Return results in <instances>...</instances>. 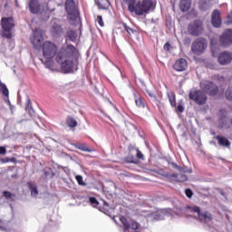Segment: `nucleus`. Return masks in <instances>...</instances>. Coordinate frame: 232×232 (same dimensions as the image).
<instances>
[{"label": "nucleus", "mask_w": 232, "mask_h": 232, "mask_svg": "<svg viewBox=\"0 0 232 232\" xmlns=\"http://www.w3.org/2000/svg\"><path fill=\"white\" fill-rule=\"evenodd\" d=\"M43 41H44V38L43 36V30L40 28H36L33 32V36L31 37V43L36 50H39L43 44Z\"/></svg>", "instance_id": "nucleus-10"}, {"label": "nucleus", "mask_w": 232, "mask_h": 232, "mask_svg": "<svg viewBox=\"0 0 232 232\" xmlns=\"http://www.w3.org/2000/svg\"><path fill=\"white\" fill-rule=\"evenodd\" d=\"M50 32L53 37H61V35L64 34V29L63 28L61 20L54 18L51 21Z\"/></svg>", "instance_id": "nucleus-7"}, {"label": "nucleus", "mask_w": 232, "mask_h": 232, "mask_svg": "<svg viewBox=\"0 0 232 232\" xmlns=\"http://www.w3.org/2000/svg\"><path fill=\"white\" fill-rule=\"evenodd\" d=\"M59 49L53 42L46 41L42 46L43 57L41 59L45 68H53V57L57 56Z\"/></svg>", "instance_id": "nucleus-4"}, {"label": "nucleus", "mask_w": 232, "mask_h": 232, "mask_svg": "<svg viewBox=\"0 0 232 232\" xmlns=\"http://www.w3.org/2000/svg\"><path fill=\"white\" fill-rule=\"evenodd\" d=\"M177 110H178V111H179V113H184V106L178 105Z\"/></svg>", "instance_id": "nucleus-45"}, {"label": "nucleus", "mask_w": 232, "mask_h": 232, "mask_svg": "<svg viewBox=\"0 0 232 232\" xmlns=\"http://www.w3.org/2000/svg\"><path fill=\"white\" fill-rule=\"evenodd\" d=\"M173 67L176 72H184V70L188 68V62L186 61V59L180 58L175 62Z\"/></svg>", "instance_id": "nucleus-18"}, {"label": "nucleus", "mask_w": 232, "mask_h": 232, "mask_svg": "<svg viewBox=\"0 0 232 232\" xmlns=\"http://www.w3.org/2000/svg\"><path fill=\"white\" fill-rule=\"evenodd\" d=\"M96 5H98V6H101V8H106V6H108V5H110V1L109 0H96Z\"/></svg>", "instance_id": "nucleus-32"}, {"label": "nucleus", "mask_w": 232, "mask_h": 232, "mask_svg": "<svg viewBox=\"0 0 232 232\" xmlns=\"http://www.w3.org/2000/svg\"><path fill=\"white\" fill-rule=\"evenodd\" d=\"M90 202H91V206L92 208H97L99 206V201L97 200V198H93V197H91L89 198Z\"/></svg>", "instance_id": "nucleus-36"}, {"label": "nucleus", "mask_w": 232, "mask_h": 232, "mask_svg": "<svg viewBox=\"0 0 232 232\" xmlns=\"http://www.w3.org/2000/svg\"><path fill=\"white\" fill-rule=\"evenodd\" d=\"M66 124L69 128H75L77 126V121L73 117L69 116L66 120Z\"/></svg>", "instance_id": "nucleus-31"}, {"label": "nucleus", "mask_w": 232, "mask_h": 232, "mask_svg": "<svg viewBox=\"0 0 232 232\" xmlns=\"http://www.w3.org/2000/svg\"><path fill=\"white\" fill-rule=\"evenodd\" d=\"M210 49H211L213 57H217V53L218 52V44H217L215 39L210 40Z\"/></svg>", "instance_id": "nucleus-28"}, {"label": "nucleus", "mask_w": 232, "mask_h": 232, "mask_svg": "<svg viewBox=\"0 0 232 232\" xmlns=\"http://www.w3.org/2000/svg\"><path fill=\"white\" fill-rule=\"evenodd\" d=\"M77 37H78V34H77V31L75 30H69L66 32V35H65V38H66V41H72V43H75V41H77Z\"/></svg>", "instance_id": "nucleus-24"}, {"label": "nucleus", "mask_w": 232, "mask_h": 232, "mask_svg": "<svg viewBox=\"0 0 232 232\" xmlns=\"http://www.w3.org/2000/svg\"><path fill=\"white\" fill-rule=\"evenodd\" d=\"M122 26L124 28V30H126V32L130 35V34H135L137 31L130 28V26H128V24H126V23L122 24Z\"/></svg>", "instance_id": "nucleus-34"}, {"label": "nucleus", "mask_w": 232, "mask_h": 232, "mask_svg": "<svg viewBox=\"0 0 232 232\" xmlns=\"http://www.w3.org/2000/svg\"><path fill=\"white\" fill-rule=\"evenodd\" d=\"M56 62L64 73H75L79 70V52L71 44L63 47L56 55Z\"/></svg>", "instance_id": "nucleus-2"}, {"label": "nucleus", "mask_w": 232, "mask_h": 232, "mask_svg": "<svg viewBox=\"0 0 232 232\" xmlns=\"http://www.w3.org/2000/svg\"><path fill=\"white\" fill-rule=\"evenodd\" d=\"M225 97H227V101H232V87H229L226 92Z\"/></svg>", "instance_id": "nucleus-38"}, {"label": "nucleus", "mask_w": 232, "mask_h": 232, "mask_svg": "<svg viewBox=\"0 0 232 232\" xmlns=\"http://www.w3.org/2000/svg\"><path fill=\"white\" fill-rule=\"evenodd\" d=\"M188 97L190 101H194L198 106H204L208 102V96L206 92L202 91L192 90L190 91Z\"/></svg>", "instance_id": "nucleus-6"}, {"label": "nucleus", "mask_w": 232, "mask_h": 232, "mask_svg": "<svg viewBox=\"0 0 232 232\" xmlns=\"http://www.w3.org/2000/svg\"><path fill=\"white\" fill-rule=\"evenodd\" d=\"M97 22L101 26H104V22L102 21V15H98L97 16Z\"/></svg>", "instance_id": "nucleus-41"}, {"label": "nucleus", "mask_w": 232, "mask_h": 232, "mask_svg": "<svg viewBox=\"0 0 232 232\" xmlns=\"http://www.w3.org/2000/svg\"><path fill=\"white\" fill-rule=\"evenodd\" d=\"M0 155H6V148L3 146L0 147Z\"/></svg>", "instance_id": "nucleus-42"}, {"label": "nucleus", "mask_w": 232, "mask_h": 232, "mask_svg": "<svg viewBox=\"0 0 232 232\" xmlns=\"http://www.w3.org/2000/svg\"><path fill=\"white\" fill-rule=\"evenodd\" d=\"M179 173H193V170L188 167H179Z\"/></svg>", "instance_id": "nucleus-37"}, {"label": "nucleus", "mask_w": 232, "mask_h": 232, "mask_svg": "<svg viewBox=\"0 0 232 232\" xmlns=\"http://www.w3.org/2000/svg\"><path fill=\"white\" fill-rule=\"evenodd\" d=\"M222 195V197H226V194L224 192L220 193Z\"/></svg>", "instance_id": "nucleus-50"}, {"label": "nucleus", "mask_w": 232, "mask_h": 232, "mask_svg": "<svg viewBox=\"0 0 232 232\" xmlns=\"http://www.w3.org/2000/svg\"><path fill=\"white\" fill-rule=\"evenodd\" d=\"M137 151V157L138 159H142L144 157V155L142 154V152H140V150H136Z\"/></svg>", "instance_id": "nucleus-47"}, {"label": "nucleus", "mask_w": 232, "mask_h": 232, "mask_svg": "<svg viewBox=\"0 0 232 232\" xmlns=\"http://www.w3.org/2000/svg\"><path fill=\"white\" fill-rule=\"evenodd\" d=\"M208 48V41L206 38H197L191 44V52L195 55H202Z\"/></svg>", "instance_id": "nucleus-5"}, {"label": "nucleus", "mask_w": 232, "mask_h": 232, "mask_svg": "<svg viewBox=\"0 0 232 232\" xmlns=\"http://www.w3.org/2000/svg\"><path fill=\"white\" fill-rule=\"evenodd\" d=\"M120 222H121L124 227V232L137 231L139 229V223L133 219L128 220L126 218L120 216Z\"/></svg>", "instance_id": "nucleus-12"}, {"label": "nucleus", "mask_w": 232, "mask_h": 232, "mask_svg": "<svg viewBox=\"0 0 232 232\" xmlns=\"http://www.w3.org/2000/svg\"><path fill=\"white\" fill-rule=\"evenodd\" d=\"M28 188L31 191V196L34 198L39 195V190H37V185L32 182H28Z\"/></svg>", "instance_id": "nucleus-26"}, {"label": "nucleus", "mask_w": 232, "mask_h": 232, "mask_svg": "<svg viewBox=\"0 0 232 232\" xmlns=\"http://www.w3.org/2000/svg\"><path fill=\"white\" fill-rule=\"evenodd\" d=\"M3 162H5V160H2Z\"/></svg>", "instance_id": "nucleus-52"}, {"label": "nucleus", "mask_w": 232, "mask_h": 232, "mask_svg": "<svg viewBox=\"0 0 232 232\" xmlns=\"http://www.w3.org/2000/svg\"><path fill=\"white\" fill-rule=\"evenodd\" d=\"M216 139L218 140L219 146H225L226 148H228V146L231 144L229 140H227L226 137L217 136Z\"/></svg>", "instance_id": "nucleus-27"}, {"label": "nucleus", "mask_w": 232, "mask_h": 232, "mask_svg": "<svg viewBox=\"0 0 232 232\" xmlns=\"http://www.w3.org/2000/svg\"><path fill=\"white\" fill-rule=\"evenodd\" d=\"M104 206H108V202L104 201Z\"/></svg>", "instance_id": "nucleus-51"}, {"label": "nucleus", "mask_w": 232, "mask_h": 232, "mask_svg": "<svg viewBox=\"0 0 232 232\" xmlns=\"http://www.w3.org/2000/svg\"><path fill=\"white\" fill-rule=\"evenodd\" d=\"M75 148H77V150H81V151H86L87 153H92L93 151V150L90 149L88 145H84L82 143L76 144Z\"/></svg>", "instance_id": "nucleus-30"}, {"label": "nucleus", "mask_w": 232, "mask_h": 232, "mask_svg": "<svg viewBox=\"0 0 232 232\" xmlns=\"http://www.w3.org/2000/svg\"><path fill=\"white\" fill-rule=\"evenodd\" d=\"M65 10L68 14H75V12H79V10H77V6L75 5V1L73 0H66Z\"/></svg>", "instance_id": "nucleus-19"}, {"label": "nucleus", "mask_w": 232, "mask_h": 232, "mask_svg": "<svg viewBox=\"0 0 232 232\" xmlns=\"http://www.w3.org/2000/svg\"><path fill=\"white\" fill-rule=\"evenodd\" d=\"M199 87L203 92H205V93H208V95H217V93H218V87H217L212 82L202 81L199 83Z\"/></svg>", "instance_id": "nucleus-11"}, {"label": "nucleus", "mask_w": 232, "mask_h": 232, "mask_svg": "<svg viewBox=\"0 0 232 232\" xmlns=\"http://www.w3.org/2000/svg\"><path fill=\"white\" fill-rule=\"evenodd\" d=\"M191 8V0H180L179 9L181 12H188Z\"/></svg>", "instance_id": "nucleus-23"}, {"label": "nucleus", "mask_w": 232, "mask_h": 232, "mask_svg": "<svg viewBox=\"0 0 232 232\" xmlns=\"http://www.w3.org/2000/svg\"><path fill=\"white\" fill-rule=\"evenodd\" d=\"M2 28L4 30L3 37L6 39H12V29L14 28V19L2 18Z\"/></svg>", "instance_id": "nucleus-9"}, {"label": "nucleus", "mask_w": 232, "mask_h": 232, "mask_svg": "<svg viewBox=\"0 0 232 232\" xmlns=\"http://www.w3.org/2000/svg\"><path fill=\"white\" fill-rule=\"evenodd\" d=\"M158 173L159 175L166 177V179H168L171 182H188V175L182 172H180L179 174H169L164 172L163 170H159Z\"/></svg>", "instance_id": "nucleus-8"}, {"label": "nucleus", "mask_w": 232, "mask_h": 232, "mask_svg": "<svg viewBox=\"0 0 232 232\" xmlns=\"http://www.w3.org/2000/svg\"><path fill=\"white\" fill-rule=\"evenodd\" d=\"M185 194H186V197H188V198H191V197H193V191L189 188H187L185 190Z\"/></svg>", "instance_id": "nucleus-40"}, {"label": "nucleus", "mask_w": 232, "mask_h": 232, "mask_svg": "<svg viewBox=\"0 0 232 232\" xmlns=\"http://www.w3.org/2000/svg\"><path fill=\"white\" fill-rule=\"evenodd\" d=\"M3 195L6 198V200H15V195L12 194L9 191H4Z\"/></svg>", "instance_id": "nucleus-33"}, {"label": "nucleus", "mask_w": 232, "mask_h": 232, "mask_svg": "<svg viewBox=\"0 0 232 232\" xmlns=\"http://www.w3.org/2000/svg\"><path fill=\"white\" fill-rule=\"evenodd\" d=\"M128 5V10L135 15H144L153 8L151 0H123Z\"/></svg>", "instance_id": "nucleus-3"}, {"label": "nucleus", "mask_w": 232, "mask_h": 232, "mask_svg": "<svg viewBox=\"0 0 232 232\" xmlns=\"http://www.w3.org/2000/svg\"><path fill=\"white\" fill-rule=\"evenodd\" d=\"M220 115H223L219 118V127L223 128L225 130H227L229 128V121L227 120V117L226 115H227V112L226 111V110H221L220 111Z\"/></svg>", "instance_id": "nucleus-17"}, {"label": "nucleus", "mask_w": 232, "mask_h": 232, "mask_svg": "<svg viewBox=\"0 0 232 232\" xmlns=\"http://www.w3.org/2000/svg\"><path fill=\"white\" fill-rule=\"evenodd\" d=\"M25 111L30 115V117H34L35 111H34V107H32V102L30 101V99H27L26 101Z\"/></svg>", "instance_id": "nucleus-29"}, {"label": "nucleus", "mask_w": 232, "mask_h": 232, "mask_svg": "<svg viewBox=\"0 0 232 232\" xmlns=\"http://www.w3.org/2000/svg\"><path fill=\"white\" fill-rule=\"evenodd\" d=\"M164 50H167V52H169V48H171V45L169 44V43H166L163 46Z\"/></svg>", "instance_id": "nucleus-46"}, {"label": "nucleus", "mask_w": 232, "mask_h": 232, "mask_svg": "<svg viewBox=\"0 0 232 232\" xmlns=\"http://www.w3.org/2000/svg\"><path fill=\"white\" fill-rule=\"evenodd\" d=\"M218 61L219 64H222L223 66H226V64H229L232 61V53L226 51L219 54Z\"/></svg>", "instance_id": "nucleus-15"}, {"label": "nucleus", "mask_w": 232, "mask_h": 232, "mask_svg": "<svg viewBox=\"0 0 232 232\" xmlns=\"http://www.w3.org/2000/svg\"><path fill=\"white\" fill-rule=\"evenodd\" d=\"M29 10L31 14H39V12L41 11V5H39V1L30 0Z\"/></svg>", "instance_id": "nucleus-20"}, {"label": "nucleus", "mask_w": 232, "mask_h": 232, "mask_svg": "<svg viewBox=\"0 0 232 232\" xmlns=\"http://www.w3.org/2000/svg\"><path fill=\"white\" fill-rule=\"evenodd\" d=\"M76 180L80 186H86V183L84 182V180H82V176H76Z\"/></svg>", "instance_id": "nucleus-39"}, {"label": "nucleus", "mask_w": 232, "mask_h": 232, "mask_svg": "<svg viewBox=\"0 0 232 232\" xmlns=\"http://www.w3.org/2000/svg\"><path fill=\"white\" fill-rule=\"evenodd\" d=\"M202 32H204L202 21L196 20L188 25V34H190V35L198 37V35L202 34Z\"/></svg>", "instance_id": "nucleus-13"}, {"label": "nucleus", "mask_w": 232, "mask_h": 232, "mask_svg": "<svg viewBox=\"0 0 232 232\" xmlns=\"http://www.w3.org/2000/svg\"><path fill=\"white\" fill-rule=\"evenodd\" d=\"M219 41L221 46H229V44H232V30L227 29L220 36Z\"/></svg>", "instance_id": "nucleus-14"}, {"label": "nucleus", "mask_w": 232, "mask_h": 232, "mask_svg": "<svg viewBox=\"0 0 232 232\" xmlns=\"http://www.w3.org/2000/svg\"><path fill=\"white\" fill-rule=\"evenodd\" d=\"M68 20L70 24H72V26H76V24H79V21H81V19L79 18V11L75 13H69Z\"/></svg>", "instance_id": "nucleus-21"}, {"label": "nucleus", "mask_w": 232, "mask_h": 232, "mask_svg": "<svg viewBox=\"0 0 232 232\" xmlns=\"http://www.w3.org/2000/svg\"><path fill=\"white\" fill-rule=\"evenodd\" d=\"M147 93L151 97V99H157V96L155 95V93L151 92V91L147 90Z\"/></svg>", "instance_id": "nucleus-43"}, {"label": "nucleus", "mask_w": 232, "mask_h": 232, "mask_svg": "<svg viewBox=\"0 0 232 232\" xmlns=\"http://www.w3.org/2000/svg\"><path fill=\"white\" fill-rule=\"evenodd\" d=\"M169 101L170 102V105L175 108L177 106V101L175 99V95L173 94H169Z\"/></svg>", "instance_id": "nucleus-35"}, {"label": "nucleus", "mask_w": 232, "mask_h": 232, "mask_svg": "<svg viewBox=\"0 0 232 232\" xmlns=\"http://www.w3.org/2000/svg\"><path fill=\"white\" fill-rule=\"evenodd\" d=\"M198 6L201 12H208L211 8V3L209 0H199Z\"/></svg>", "instance_id": "nucleus-22"}, {"label": "nucleus", "mask_w": 232, "mask_h": 232, "mask_svg": "<svg viewBox=\"0 0 232 232\" xmlns=\"http://www.w3.org/2000/svg\"><path fill=\"white\" fill-rule=\"evenodd\" d=\"M129 162H132V164H135L137 162L136 160H129Z\"/></svg>", "instance_id": "nucleus-49"}, {"label": "nucleus", "mask_w": 232, "mask_h": 232, "mask_svg": "<svg viewBox=\"0 0 232 232\" xmlns=\"http://www.w3.org/2000/svg\"><path fill=\"white\" fill-rule=\"evenodd\" d=\"M232 24V11L228 14V21H227V24Z\"/></svg>", "instance_id": "nucleus-48"}, {"label": "nucleus", "mask_w": 232, "mask_h": 232, "mask_svg": "<svg viewBox=\"0 0 232 232\" xmlns=\"http://www.w3.org/2000/svg\"><path fill=\"white\" fill-rule=\"evenodd\" d=\"M134 100H135V104L138 106V108H144V101H142V98L139 95V92H134Z\"/></svg>", "instance_id": "nucleus-25"}, {"label": "nucleus", "mask_w": 232, "mask_h": 232, "mask_svg": "<svg viewBox=\"0 0 232 232\" xmlns=\"http://www.w3.org/2000/svg\"><path fill=\"white\" fill-rule=\"evenodd\" d=\"M170 164H171L172 168H174V169H178V171H179L180 166L177 165V163H175V162H172Z\"/></svg>", "instance_id": "nucleus-44"}, {"label": "nucleus", "mask_w": 232, "mask_h": 232, "mask_svg": "<svg viewBox=\"0 0 232 232\" xmlns=\"http://www.w3.org/2000/svg\"><path fill=\"white\" fill-rule=\"evenodd\" d=\"M211 21L215 28H220L222 24V19H220V11L217 9L213 11Z\"/></svg>", "instance_id": "nucleus-16"}, {"label": "nucleus", "mask_w": 232, "mask_h": 232, "mask_svg": "<svg viewBox=\"0 0 232 232\" xmlns=\"http://www.w3.org/2000/svg\"><path fill=\"white\" fill-rule=\"evenodd\" d=\"M175 215H186V217H193L202 222L203 224H208L213 220V216L209 212L200 213V208L197 206H188L185 208H176L175 210L171 208H163L158 211L145 210L142 213V217L147 218L148 222H159V220H164V217H175Z\"/></svg>", "instance_id": "nucleus-1"}]
</instances>
